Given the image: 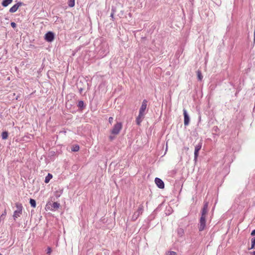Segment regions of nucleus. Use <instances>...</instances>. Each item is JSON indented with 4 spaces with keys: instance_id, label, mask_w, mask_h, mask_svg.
Masks as SVG:
<instances>
[{
    "instance_id": "nucleus-31",
    "label": "nucleus",
    "mask_w": 255,
    "mask_h": 255,
    "mask_svg": "<svg viewBox=\"0 0 255 255\" xmlns=\"http://www.w3.org/2000/svg\"><path fill=\"white\" fill-rule=\"evenodd\" d=\"M109 138H110V139L111 140H113V139L114 138V136H112V135H110V136H109Z\"/></svg>"
},
{
    "instance_id": "nucleus-13",
    "label": "nucleus",
    "mask_w": 255,
    "mask_h": 255,
    "mask_svg": "<svg viewBox=\"0 0 255 255\" xmlns=\"http://www.w3.org/2000/svg\"><path fill=\"white\" fill-rule=\"evenodd\" d=\"M8 133L6 131H3L1 133V137L2 139H6L8 137Z\"/></svg>"
},
{
    "instance_id": "nucleus-9",
    "label": "nucleus",
    "mask_w": 255,
    "mask_h": 255,
    "mask_svg": "<svg viewBox=\"0 0 255 255\" xmlns=\"http://www.w3.org/2000/svg\"><path fill=\"white\" fill-rule=\"evenodd\" d=\"M22 5V2H18L13 5L9 10L10 13H14L17 11L18 8Z\"/></svg>"
},
{
    "instance_id": "nucleus-36",
    "label": "nucleus",
    "mask_w": 255,
    "mask_h": 255,
    "mask_svg": "<svg viewBox=\"0 0 255 255\" xmlns=\"http://www.w3.org/2000/svg\"><path fill=\"white\" fill-rule=\"evenodd\" d=\"M253 255H254V254H253Z\"/></svg>"
},
{
    "instance_id": "nucleus-7",
    "label": "nucleus",
    "mask_w": 255,
    "mask_h": 255,
    "mask_svg": "<svg viewBox=\"0 0 255 255\" xmlns=\"http://www.w3.org/2000/svg\"><path fill=\"white\" fill-rule=\"evenodd\" d=\"M202 143L201 142H199L198 144H197L195 147V151H194V159L195 161H196L197 159V157L198 156V153L199 150L201 149L202 147Z\"/></svg>"
},
{
    "instance_id": "nucleus-8",
    "label": "nucleus",
    "mask_w": 255,
    "mask_h": 255,
    "mask_svg": "<svg viewBox=\"0 0 255 255\" xmlns=\"http://www.w3.org/2000/svg\"><path fill=\"white\" fill-rule=\"evenodd\" d=\"M183 115H184V125L188 126L190 121V118L187 113V111L184 109H183Z\"/></svg>"
},
{
    "instance_id": "nucleus-11",
    "label": "nucleus",
    "mask_w": 255,
    "mask_h": 255,
    "mask_svg": "<svg viewBox=\"0 0 255 255\" xmlns=\"http://www.w3.org/2000/svg\"><path fill=\"white\" fill-rule=\"evenodd\" d=\"M12 2V0H3L1 2V5L3 7H6L9 4H10Z\"/></svg>"
},
{
    "instance_id": "nucleus-30",
    "label": "nucleus",
    "mask_w": 255,
    "mask_h": 255,
    "mask_svg": "<svg viewBox=\"0 0 255 255\" xmlns=\"http://www.w3.org/2000/svg\"><path fill=\"white\" fill-rule=\"evenodd\" d=\"M83 90V88H80L79 89V92H80V93H82V92Z\"/></svg>"
},
{
    "instance_id": "nucleus-2",
    "label": "nucleus",
    "mask_w": 255,
    "mask_h": 255,
    "mask_svg": "<svg viewBox=\"0 0 255 255\" xmlns=\"http://www.w3.org/2000/svg\"><path fill=\"white\" fill-rule=\"evenodd\" d=\"M15 207L16 208V210L14 211L13 215V218L14 220L20 216V215L22 214L23 209V207L21 203H15Z\"/></svg>"
},
{
    "instance_id": "nucleus-25",
    "label": "nucleus",
    "mask_w": 255,
    "mask_h": 255,
    "mask_svg": "<svg viewBox=\"0 0 255 255\" xmlns=\"http://www.w3.org/2000/svg\"><path fill=\"white\" fill-rule=\"evenodd\" d=\"M176 253L173 251H170L168 253L167 255H176Z\"/></svg>"
},
{
    "instance_id": "nucleus-29",
    "label": "nucleus",
    "mask_w": 255,
    "mask_h": 255,
    "mask_svg": "<svg viewBox=\"0 0 255 255\" xmlns=\"http://www.w3.org/2000/svg\"><path fill=\"white\" fill-rule=\"evenodd\" d=\"M251 235L252 236H255V229L253 231H252V232L251 233Z\"/></svg>"
},
{
    "instance_id": "nucleus-28",
    "label": "nucleus",
    "mask_w": 255,
    "mask_h": 255,
    "mask_svg": "<svg viewBox=\"0 0 255 255\" xmlns=\"http://www.w3.org/2000/svg\"><path fill=\"white\" fill-rule=\"evenodd\" d=\"M51 252V250L50 248H48V251H47V254H50Z\"/></svg>"
},
{
    "instance_id": "nucleus-24",
    "label": "nucleus",
    "mask_w": 255,
    "mask_h": 255,
    "mask_svg": "<svg viewBox=\"0 0 255 255\" xmlns=\"http://www.w3.org/2000/svg\"><path fill=\"white\" fill-rule=\"evenodd\" d=\"M208 203L207 202H205L204 204V206H203V207L202 209H205V210H208Z\"/></svg>"
},
{
    "instance_id": "nucleus-23",
    "label": "nucleus",
    "mask_w": 255,
    "mask_h": 255,
    "mask_svg": "<svg viewBox=\"0 0 255 255\" xmlns=\"http://www.w3.org/2000/svg\"><path fill=\"white\" fill-rule=\"evenodd\" d=\"M112 11L111 13L110 16H111L112 20L114 21V13H115V10L113 9H112Z\"/></svg>"
},
{
    "instance_id": "nucleus-14",
    "label": "nucleus",
    "mask_w": 255,
    "mask_h": 255,
    "mask_svg": "<svg viewBox=\"0 0 255 255\" xmlns=\"http://www.w3.org/2000/svg\"><path fill=\"white\" fill-rule=\"evenodd\" d=\"M29 203L33 208H35L36 206V203L34 199H30Z\"/></svg>"
},
{
    "instance_id": "nucleus-3",
    "label": "nucleus",
    "mask_w": 255,
    "mask_h": 255,
    "mask_svg": "<svg viewBox=\"0 0 255 255\" xmlns=\"http://www.w3.org/2000/svg\"><path fill=\"white\" fill-rule=\"evenodd\" d=\"M143 211V206L142 205H140L138 208L137 210L135 212L132 216L131 219L132 221H135L138 217L141 215Z\"/></svg>"
},
{
    "instance_id": "nucleus-1",
    "label": "nucleus",
    "mask_w": 255,
    "mask_h": 255,
    "mask_svg": "<svg viewBox=\"0 0 255 255\" xmlns=\"http://www.w3.org/2000/svg\"><path fill=\"white\" fill-rule=\"evenodd\" d=\"M147 101L146 100H143L141 106L139 109V114L136 119V123L137 125H140V123L142 121L144 117L145 111L147 108Z\"/></svg>"
},
{
    "instance_id": "nucleus-19",
    "label": "nucleus",
    "mask_w": 255,
    "mask_h": 255,
    "mask_svg": "<svg viewBox=\"0 0 255 255\" xmlns=\"http://www.w3.org/2000/svg\"><path fill=\"white\" fill-rule=\"evenodd\" d=\"M78 107L80 109H83L85 107L84 103L83 101H80L78 104Z\"/></svg>"
},
{
    "instance_id": "nucleus-4",
    "label": "nucleus",
    "mask_w": 255,
    "mask_h": 255,
    "mask_svg": "<svg viewBox=\"0 0 255 255\" xmlns=\"http://www.w3.org/2000/svg\"><path fill=\"white\" fill-rule=\"evenodd\" d=\"M122 128V125L121 123H117L111 130V133L114 134H118Z\"/></svg>"
},
{
    "instance_id": "nucleus-21",
    "label": "nucleus",
    "mask_w": 255,
    "mask_h": 255,
    "mask_svg": "<svg viewBox=\"0 0 255 255\" xmlns=\"http://www.w3.org/2000/svg\"><path fill=\"white\" fill-rule=\"evenodd\" d=\"M79 150V146L78 145H75L73 146L71 148L72 151H78Z\"/></svg>"
},
{
    "instance_id": "nucleus-12",
    "label": "nucleus",
    "mask_w": 255,
    "mask_h": 255,
    "mask_svg": "<svg viewBox=\"0 0 255 255\" xmlns=\"http://www.w3.org/2000/svg\"><path fill=\"white\" fill-rule=\"evenodd\" d=\"M52 178V175L50 173H48V175L45 177L44 180L45 183H48Z\"/></svg>"
},
{
    "instance_id": "nucleus-27",
    "label": "nucleus",
    "mask_w": 255,
    "mask_h": 255,
    "mask_svg": "<svg viewBox=\"0 0 255 255\" xmlns=\"http://www.w3.org/2000/svg\"><path fill=\"white\" fill-rule=\"evenodd\" d=\"M113 121V118L111 117L109 118V122L110 124H112Z\"/></svg>"
},
{
    "instance_id": "nucleus-22",
    "label": "nucleus",
    "mask_w": 255,
    "mask_h": 255,
    "mask_svg": "<svg viewBox=\"0 0 255 255\" xmlns=\"http://www.w3.org/2000/svg\"><path fill=\"white\" fill-rule=\"evenodd\" d=\"M197 77L199 80L201 81L203 79L201 72L199 70L197 71Z\"/></svg>"
},
{
    "instance_id": "nucleus-15",
    "label": "nucleus",
    "mask_w": 255,
    "mask_h": 255,
    "mask_svg": "<svg viewBox=\"0 0 255 255\" xmlns=\"http://www.w3.org/2000/svg\"><path fill=\"white\" fill-rule=\"evenodd\" d=\"M184 230L182 228L177 229V234L179 236L182 237L184 235Z\"/></svg>"
},
{
    "instance_id": "nucleus-5",
    "label": "nucleus",
    "mask_w": 255,
    "mask_h": 255,
    "mask_svg": "<svg viewBox=\"0 0 255 255\" xmlns=\"http://www.w3.org/2000/svg\"><path fill=\"white\" fill-rule=\"evenodd\" d=\"M206 218L201 217L198 224V229L199 231L201 232L205 230L206 228Z\"/></svg>"
},
{
    "instance_id": "nucleus-16",
    "label": "nucleus",
    "mask_w": 255,
    "mask_h": 255,
    "mask_svg": "<svg viewBox=\"0 0 255 255\" xmlns=\"http://www.w3.org/2000/svg\"><path fill=\"white\" fill-rule=\"evenodd\" d=\"M68 6L70 7H72L75 5V0H68Z\"/></svg>"
},
{
    "instance_id": "nucleus-26",
    "label": "nucleus",
    "mask_w": 255,
    "mask_h": 255,
    "mask_svg": "<svg viewBox=\"0 0 255 255\" xmlns=\"http://www.w3.org/2000/svg\"><path fill=\"white\" fill-rule=\"evenodd\" d=\"M10 25L12 28H15L16 26V24L14 22H11Z\"/></svg>"
},
{
    "instance_id": "nucleus-18",
    "label": "nucleus",
    "mask_w": 255,
    "mask_h": 255,
    "mask_svg": "<svg viewBox=\"0 0 255 255\" xmlns=\"http://www.w3.org/2000/svg\"><path fill=\"white\" fill-rule=\"evenodd\" d=\"M207 212H208V210L202 209L201 217H203L204 218H206Z\"/></svg>"
},
{
    "instance_id": "nucleus-17",
    "label": "nucleus",
    "mask_w": 255,
    "mask_h": 255,
    "mask_svg": "<svg viewBox=\"0 0 255 255\" xmlns=\"http://www.w3.org/2000/svg\"><path fill=\"white\" fill-rule=\"evenodd\" d=\"M255 238H253L251 239V247L249 250H252L255 248Z\"/></svg>"
},
{
    "instance_id": "nucleus-32",
    "label": "nucleus",
    "mask_w": 255,
    "mask_h": 255,
    "mask_svg": "<svg viewBox=\"0 0 255 255\" xmlns=\"http://www.w3.org/2000/svg\"><path fill=\"white\" fill-rule=\"evenodd\" d=\"M107 53H108V52H107V51H105L104 53H103L102 54V56H103V54H104V55H106V54H107Z\"/></svg>"
},
{
    "instance_id": "nucleus-35",
    "label": "nucleus",
    "mask_w": 255,
    "mask_h": 255,
    "mask_svg": "<svg viewBox=\"0 0 255 255\" xmlns=\"http://www.w3.org/2000/svg\"><path fill=\"white\" fill-rule=\"evenodd\" d=\"M0 255H2L0 253Z\"/></svg>"
},
{
    "instance_id": "nucleus-34",
    "label": "nucleus",
    "mask_w": 255,
    "mask_h": 255,
    "mask_svg": "<svg viewBox=\"0 0 255 255\" xmlns=\"http://www.w3.org/2000/svg\"><path fill=\"white\" fill-rule=\"evenodd\" d=\"M253 254H254V255H255V251L253 252Z\"/></svg>"
},
{
    "instance_id": "nucleus-20",
    "label": "nucleus",
    "mask_w": 255,
    "mask_h": 255,
    "mask_svg": "<svg viewBox=\"0 0 255 255\" xmlns=\"http://www.w3.org/2000/svg\"><path fill=\"white\" fill-rule=\"evenodd\" d=\"M59 206L60 204L56 202L53 203L52 205V207L55 209H58L59 207Z\"/></svg>"
},
{
    "instance_id": "nucleus-33",
    "label": "nucleus",
    "mask_w": 255,
    "mask_h": 255,
    "mask_svg": "<svg viewBox=\"0 0 255 255\" xmlns=\"http://www.w3.org/2000/svg\"><path fill=\"white\" fill-rule=\"evenodd\" d=\"M254 41H255V29L254 30Z\"/></svg>"
},
{
    "instance_id": "nucleus-10",
    "label": "nucleus",
    "mask_w": 255,
    "mask_h": 255,
    "mask_svg": "<svg viewBox=\"0 0 255 255\" xmlns=\"http://www.w3.org/2000/svg\"><path fill=\"white\" fill-rule=\"evenodd\" d=\"M155 183L158 188L160 189H163L164 188V183L161 179L156 177L155 179Z\"/></svg>"
},
{
    "instance_id": "nucleus-6",
    "label": "nucleus",
    "mask_w": 255,
    "mask_h": 255,
    "mask_svg": "<svg viewBox=\"0 0 255 255\" xmlns=\"http://www.w3.org/2000/svg\"><path fill=\"white\" fill-rule=\"evenodd\" d=\"M44 37L47 42H51L54 39V34L51 31H49L45 34Z\"/></svg>"
}]
</instances>
